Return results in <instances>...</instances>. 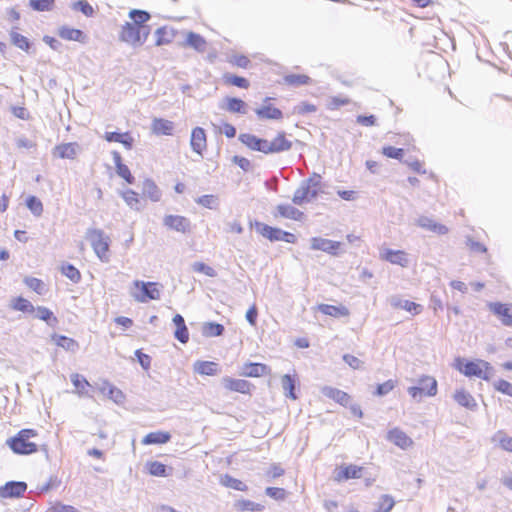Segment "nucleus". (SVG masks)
<instances>
[{
    "label": "nucleus",
    "instance_id": "64",
    "mask_svg": "<svg viewBox=\"0 0 512 512\" xmlns=\"http://www.w3.org/2000/svg\"><path fill=\"white\" fill-rule=\"evenodd\" d=\"M193 270L199 273H203L209 277L216 276V271L212 267L206 265L203 262H195L193 264Z\"/></svg>",
    "mask_w": 512,
    "mask_h": 512
},
{
    "label": "nucleus",
    "instance_id": "62",
    "mask_svg": "<svg viewBox=\"0 0 512 512\" xmlns=\"http://www.w3.org/2000/svg\"><path fill=\"white\" fill-rule=\"evenodd\" d=\"M493 386L497 391L512 397V384L510 382L500 379L494 382Z\"/></svg>",
    "mask_w": 512,
    "mask_h": 512
},
{
    "label": "nucleus",
    "instance_id": "54",
    "mask_svg": "<svg viewBox=\"0 0 512 512\" xmlns=\"http://www.w3.org/2000/svg\"><path fill=\"white\" fill-rule=\"evenodd\" d=\"M196 203L208 208V209H217L219 206V199L215 195H203L198 197Z\"/></svg>",
    "mask_w": 512,
    "mask_h": 512
},
{
    "label": "nucleus",
    "instance_id": "51",
    "mask_svg": "<svg viewBox=\"0 0 512 512\" xmlns=\"http://www.w3.org/2000/svg\"><path fill=\"white\" fill-rule=\"evenodd\" d=\"M26 206L36 217L41 216L43 213V204L36 196L27 197Z\"/></svg>",
    "mask_w": 512,
    "mask_h": 512
},
{
    "label": "nucleus",
    "instance_id": "23",
    "mask_svg": "<svg viewBox=\"0 0 512 512\" xmlns=\"http://www.w3.org/2000/svg\"><path fill=\"white\" fill-rule=\"evenodd\" d=\"M321 392L324 396L333 399L335 402L343 406H347L350 401V396L346 392L337 388L324 386L322 387Z\"/></svg>",
    "mask_w": 512,
    "mask_h": 512
},
{
    "label": "nucleus",
    "instance_id": "42",
    "mask_svg": "<svg viewBox=\"0 0 512 512\" xmlns=\"http://www.w3.org/2000/svg\"><path fill=\"white\" fill-rule=\"evenodd\" d=\"M363 467L357 465H348L342 468L338 478L339 479H358L362 476Z\"/></svg>",
    "mask_w": 512,
    "mask_h": 512
},
{
    "label": "nucleus",
    "instance_id": "20",
    "mask_svg": "<svg viewBox=\"0 0 512 512\" xmlns=\"http://www.w3.org/2000/svg\"><path fill=\"white\" fill-rule=\"evenodd\" d=\"M58 35L60 36V38H62L64 40H68V41H77L80 43H86V40H87V36L82 30L76 29V28H70L67 26L61 27L58 31Z\"/></svg>",
    "mask_w": 512,
    "mask_h": 512
},
{
    "label": "nucleus",
    "instance_id": "61",
    "mask_svg": "<svg viewBox=\"0 0 512 512\" xmlns=\"http://www.w3.org/2000/svg\"><path fill=\"white\" fill-rule=\"evenodd\" d=\"M382 152L386 157L398 160H401L404 155V150L402 148H396L393 146L383 147Z\"/></svg>",
    "mask_w": 512,
    "mask_h": 512
},
{
    "label": "nucleus",
    "instance_id": "15",
    "mask_svg": "<svg viewBox=\"0 0 512 512\" xmlns=\"http://www.w3.org/2000/svg\"><path fill=\"white\" fill-rule=\"evenodd\" d=\"M163 224L177 232L186 233L190 230V220L180 215H166L163 219Z\"/></svg>",
    "mask_w": 512,
    "mask_h": 512
},
{
    "label": "nucleus",
    "instance_id": "53",
    "mask_svg": "<svg viewBox=\"0 0 512 512\" xmlns=\"http://www.w3.org/2000/svg\"><path fill=\"white\" fill-rule=\"evenodd\" d=\"M493 441L498 442L503 450L512 452V437L508 436L503 431H498L494 435Z\"/></svg>",
    "mask_w": 512,
    "mask_h": 512
},
{
    "label": "nucleus",
    "instance_id": "24",
    "mask_svg": "<svg viewBox=\"0 0 512 512\" xmlns=\"http://www.w3.org/2000/svg\"><path fill=\"white\" fill-rule=\"evenodd\" d=\"M17 29V26H13L9 32L11 43L20 50L26 53H30V49L32 46L30 40L22 34L18 33Z\"/></svg>",
    "mask_w": 512,
    "mask_h": 512
},
{
    "label": "nucleus",
    "instance_id": "37",
    "mask_svg": "<svg viewBox=\"0 0 512 512\" xmlns=\"http://www.w3.org/2000/svg\"><path fill=\"white\" fill-rule=\"evenodd\" d=\"M226 110L231 113L246 114L247 104L240 98L228 97L226 98Z\"/></svg>",
    "mask_w": 512,
    "mask_h": 512
},
{
    "label": "nucleus",
    "instance_id": "6",
    "mask_svg": "<svg viewBox=\"0 0 512 512\" xmlns=\"http://www.w3.org/2000/svg\"><path fill=\"white\" fill-rule=\"evenodd\" d=\"M255 227L258 233L270 241H284L287 243H295L296 236L293 233L284 231L280 228L272 227L267 224L256 221Z\"/></svg>",
    "mask_w": 512,
    "mask_h": 512
},
{
    "label": "nucleus",
    "instance_id": "18",
    "mask_svg": "<svg viewBox=\"0 0 512 512\" xmlns=\"http://www.w3.org/2000/svg\"><path fill=\"white\" fill-rule=\"evenodd\" d=\"M190 145L195 153L199 154L200 156L203 155V151L207 146L206 133L203 128L196 127L192 130Z\"/></svg>",
    "mask_w": 512,
    "mask_h": 512
},
{
    "label": "nucleus",
    "instance_id": "43",
    "mask_svg": "<svg viewBox=\"0 0 512 512\" xmlns=\"http://www.w3.org/2000/svg\"><path fill=\"white\" fill-rule=\"evenodd\" d=\"M10 307L13 310L21 311L24 313H32L35 311V307L32 305V303L21 296L14 298Z\"/></svg>",
    "mask_w": 512,
    "mask_h": 512
},
{
    "label": "nucleus",
    "instance_id": "11",
    "mask_svg": "<svg viewBox=\"0 0 512 512\" xmlns=\"http://www.w3.org/2000/svg\"><path fill=\"white\" fill-rule=\"evenodd\" d=\"M390 306L394 309H402L412 315H418L422 311V306L415 302L403 299L399 295H392L388 298Z\"/></svg>",
    "mask_w": 512,
    "mask_h": 512
},
{
    "label": "nucleus",
    "instance_id": "35",
    "mask_svg": "<svg viewBox=\"0 0 512 512\" xmlns=\"http://www.w3.org/2000/svg\"><path fill=\"white\" fill-rule=\"evenodd\" d=\"M171 439V435L168 432H151L148 433L143 439L142 444L144 445H152V444H165L169 442Z\"/></svg>",
    "mask_w": 512,
    "mask_h": 512
},
{
    "label": "nucleus",
    "instance_id": "22",
    "mask_svg": "<svg viewBox=\"0 0 512 512\" xmlns=\"http://www.w3.org/2000/svg\"><path fill=\"white\" fill-rule=\"evenodd\" d=\"M184 45L193 48L199 53H204L207 50V41L205 38L192 31L187 33Z\"/></svg>",
    "mask_w": 512,
    "mask_h": 512
},
{
    "label": "nucleus",
    "instance_id": "45",
    "mask_svg": "<svg viewBox=\"0 0 512 512\" xmlns=\"http://www.w3.org/2000/svg\"><path fill=\"white\" fill-rule=\"evenodd\" d=\"M129 18L132 24L140 26L146 24L151 19V15L145 10L133 9L129 12Z\"/></svg>",
    "mask_w": 512,
    "mask_h": 512
},
{
    "label": "nucleus",
    "instance_id": "63",
    "mask_svg": "<svg viewBox=\"0 0 512 512\" xmlns=\"http://www.w3.org/2000/svg\"><path fill=\"white\" fill-rule=\"evenodd\" d=\"M117 174L122 177L127 183L133 184L135 181L134 176L131 174L130 169L127 165H118L116 168Z\"/></svg>",
    "mask_w": 512,
    "mask_h": 512
},
{
    "label": "nucleus",
    "instance_id": "19",
    "mask_svg": "<svg viewBox=\"0 0 512 512\" xmlns=\"http://www.w3.org/2000/svg\"><path fill=\"white\" fill-rule=\"evenodd\" d=\"M453 398L460 406L468 410L475 411L478 408L475 398L464 389L456 390Z\"/></svg>",
    "mask_w": 512,
    "mask_h": 512
},
{
    "label": "nucleus",
    "instance_id": "49",
    "mask_svg": "<svg viewBox=\"0 0 512 512\" xmlns=\"http://www.w3.org/2000/svg\"><path fill=\"white\" fill-rule=\"evenodd\" d=\"M29 6L38 12L52 11L55 7V0H29Z\"/></svg>",
    "mask_w": 512,
    "mask_h": 512
},
{
    "label": "nucleus",
    "instance_id": "4",
    "mask_svg": "<svg viewBox=\"0 0 512 512\" xmlns=\"http://www.w3.org/2000/svg\"><path fill=\"white\" fill-rule=\"evenodd\" d=\"M408 393L416 401H421L425 396H435L437 394V381L431 376L423 375L418 379L416 386L408 388Z\"/></svg>",
    "mask_w": 512,
    "mask_h": 512
},
{
    "label": "nucleus",
    "instance_id": "60",
    "mask_svg": "<svg viewBox=\"0 0 512 512\" xmlns=\"http://www.w3.org/2000/svg\"><path fill=\"white\" fill-rule=\"evenodd\" d=\"M236 507L240 511H259L261 510V505L258 503H255L250 500H239L236 503Z\"/></svg>",
    "mask_w": 512,
    "mask_h": 512
},
{
    "label": "nucleus",
    "instance_id": "28",
    "mask_svg": "<svg viewBox=\"0 0 512 512\" xmlns=\"http://www.w3.org/2000/svg\"><path fill=\"white\" fill-rule=\"evenodd\" d=\"M104 139L108 142L121 143L126 149H131L134 143L133 137L128 132H106Z\"/></svg>",
    "mask_w": 512,
    "mask_h": 512
},
{
    "label": "nucleus",
    "instance_id": "29",
    "mask_svg": "<svg viewBox=\"0 0 512 512\" xmlns=\"http://www.w3.org/2000/svg\"><path fill=\"white\" fill-rule=\"evenodd\" d=\"M152 132L156 135H172L174 123L163 118H154L151 125Z\"/></svg>",
    "mask_w": 512,
    "mask_h": 512
},
{
    "label": "nucleus",
    "instance_id": "27",
    "mask_svg": "<svg viewBox=\"0 0 512 512\" xmlns=\"http://www.w3.org/2000/svg\"><path fill=\"white\" fill-rule=\"evenodd\" d=\"M270 142L271 154L288 151L292 148V142L286 138L284 132H279Z\"/></svg>",
    "mask_w": 512,
    "mask_h": 512
},
{
    "label": "nucleus",
    "instance_id": "26",
    "mask_svg": "<svg viewBox=\"0 0 512 512\" xmlns=\"http://www.w3.org/2000/svg\"><path fill=\"white\" fill-rule=\"evenodd\" d=\"M417 225L439 235H444L448 232V228L445 225L437 223L427 216L419 217L417 220Z\"/></svg>",
    "mask_w": 512,
    "mask_h": 512
},
{
    "label": "nucleus",
    "instance_id": "50",
    "mask_svg": "<svg viewBox=\"0 0 512 512\" xmlns=\"http://www.w3.org/2000/svg\"><path fill=\"white\" fill-rule=\"evenodd\" d=\"M148 471L151 475L157 477H167V466L159 461H151L147 463Z\"/></svg>",
    "mask_w": 512,
    "mask_h": 512
},
{
    "label": "nucleus",
    "instance_id": "1",
    "mask_svg": "<svg viewBox=\"0 0 512 512\" xmlns=\"http://www.w3.org/2000/svg\"><path fill=\"white\" fill-rule=\"evenodd\" d=\"M321 184V176L314 173L308 179L301 182L300 186L294 192L292 202L295 205H302L310 202L318 196Z\"/></svg>",
    "mask_w": 512,
    "mask_h": 512
},
{
    "label": "nucleus",
    "instance_id": "58",
    "mask_svg": "<svg viewBox=\"0 0 512 512\" xmlns=\"http://www.w3.org/2000/svg\"><path fill=\"white\" fill-rule=\"evenodd\" d=\"M24 283L33 291L38 294H43L44 292V283L42 280L34 277H26L24 279Z\"/></svg>",
    "mask_w": 512,
    "mask_h": 512
},
{
    "label": "nucleus",
    "instance_id": "39",
    "mask_svg": "<svg viewBox=\"0 0 512 512\" xmlns=\"http://www.w3.org/2000/svg\"><path fill=\"white\" fill-rule=\"evenodd\" d=\"M52 339L55 341L57 346L62 347L66 351L75 352L79 348L77 341L67 336L54 334Z\"/></svg>",
    "mask_w": 512,
    "mask_h": 512
},
{
    "label": "nucleus",
    "instance_id": "59",
    "mask_svg": "<svg viewBox=\"0 0 512 512\" xmlns=\"http://www.w3.org/2000/svg\"><path fill=\"white\" fill-rule=\"evenodd\" d=\"M396 382L392 379L385 381L384 383L378 384L376 387L375 395L385 396L395 387Z\"/></svg>",
    "mask_w": 512,
    "mask_h": 512
},
{
    "label": "nucleus",
    "instance_id": "56",
    "mask_svg": "<svg viewBox=\"0 0 512 512\" xmlns=\"http://www.w3.org/2000/svg\"><path fill=\"white\" fill-rule=\"evenodd\" d=\"M71 8L75 11H80L86 17H92L95 13L94 8L88 3L87 0H79L72 3Z\"/></svg>",
    "mask_w": 512,
    "mask_h": 512
},
{
    "label": "nucleus",
    "instance_id": "30",
    "mask_svg": "<svg viewBox=\"0 0 512 512\" xmlns=\"http://www.w3.org/2000/svg\"><path fill=\"white\" fill-rule=\"evenodd\" d=\"M270 368L262 363H248L242 368L241 375L245 377H260L267 374Z\"/></svg>",
    "mask_w": 512,
    "mask_h": 512
},
{
    "label": "nucleus",
    "instance_id": "25",
    "mask_svg": "<svg viewBox=\"0 0 512 512\" xmlns=\"http://www.w3.org/2000/svg\"><path fill=\"white\" fill-rule=\"evenodd\" d=\"M381 256L384 260L402 267H407L409 263L406 253L401 250L386 249Z\"/></svg>",
    "mask_w": 512,
    "mask_h": 512
},
{
    "label": "nucleus",
    "instance_id": "31",
    "mask_svg": "<svg viewBox=\"0 0 512 512\" xmlns=\"http://www.w3.org/2000/svg\"><path fill=\"white\" fill-rule=\"evenodd\" d=\"M318 311L324 315H328L334 318L346 317L349 315V310L343 305L334 306L330 304H320L317 307Z\"/></svg>",
    "mask_w": 512,
    "mask_h": 512
},
{
    "label": "nucleus",
    "instance_id": "21",
    "mask_svg": "<svg viewBox=\"0 0 512 512\" xmlns=\"http://www.w3.org/2000/svg\"><path fill=\"white\" fill-rule=\"evenodd\" d=\"M276 213L274 214L275 217L280 216L286 219L291 220H301L304 216V213L301 212L299 209L295 208L294 206L290 204H279L276 207Z\"/></svg>",
    "mask_w": 512,
    "mask_h": 512
},
{
    "label": "nucleus",
    "instance_id": "46",
    "mask_svg": "<svg viewBox=\"0 0 512 512\" xmlns=\"http://www.w3.org/2000/svg\"><path fill=\"white\" fill-rule=\"evenodd\" d=\"M310 81V77L304 74H288L284 76V82L294 87L307 85Z\"/></svg>",
    "mask_w": 512,
    "mask_h": 512
},
{
    "label": "nucleus",
    "instance_id": "32",
    "mask_svg": "<svg viewBox=\"0 0 512 512\" xmlns=\"http://www.w3.org/2000/svg\"><path fill=\"white\" fill-rule=\"evenodd\" d=\"M142 193L153 202L161 199L162 192L152 179H145L142 184Z\"/></svg>",
    "mask_w": 512,
    "mask_h": 512
},
{
    "label": "nucleus",
    "instance_id": "34",
    "mask_svg": "<svg viewBox=\"0 0 512 512\" xmlns=\"http://www.w3.org/2000/svg\"><path fill=\"white\" fill-rule=\"evenodd\" d=\"M100 391L103 394H107L108 397L111 400H113L116 404L123 403L125 399L123 392L107 381L103 383L102 387L100 388Z\"/></svg>",
    "mask_w": 512,
    "mask_h": 512
},
{
    "label": "nucleus",
    "instance_id": "48",
    "mask_svg": "<svg viewBox=\"0 0 512 512\" xmlns=\"http://www.w3.org/2000/svg\"><path fill=\"white\" fill-rule=\"evenodd\" d=\"M61 272L73 283H78L81 280L80 271L72 264L66 263L61 266Z\"/></svg>",
    "mask_w": 512,
    "mask_h": 512
},
{
    "label": "nucleus",
    "instance_id": "55",
    "mask_svg": "<svg viewBox=\"0 0 512 512\" xmlns=\"http://www.w3.org/2000/svg\"><path fill=\"white\" fill-rule=\"evenodd\" d=\"M395 505V501L392 496L388 494L381 495L378 501V509L374 512H390Z\"/></svg>",
    "mask_w": 512,
    "mask_h": 512
},
{
    "label": "nucleus",
    "instance_id": "2",
    "mask_svg": "<svg viewBox=\"0 0 512 512\" xmlns=\"http://www.w3.org/2000/svg\"><path fill=\"white\" fill-rule=\"evenodd\" d=\"M37 432L34 429H22L14 437L7 440V445L15 453L20 455H29L37 452V445L30 441Z\"/></svg>",
    "mask_w": 512,
    "mask_h": 512
},
{
    "label": "nucleus",
    "instance_id": "7",
    "mask_svg": "<svg viewBox=\"0 0 512 512\" xmlns=\"http://www.w3.org/2000/svg\"><path fill=\"white\" fill-rule=\"evenodd\" d=\"M483 362L484 360L466 361L464 359L457 358L455 360V368L467 377L480 378V376H483L481 374Z\"/></svg>",
    "mask_w": 512,
    "mask_h": 512
},
{
    "label": "nucleus",
    "instance_id": "33",
    "mask_svg": "<svg viewBox=\"0 0 512 512\" xmlns=\"http://www.w3.org/2000/svg\"><path fill=\"white\" fill-rule=\"evenodd\" d=\"M155 45L163 46L171 43L175 38V30L172 27L163 26L155 31Z\"/></svg>",
    "mask_w": 512,
    "mask_h": 512
},
{
    "label": "nucleus",
    "instance_id": "12",
    "mask_svg": "<svg viewBox=\"0 0 512 512\" xmlns=\"http://www.w3.org/2000/svg\"><path fill=\"white\" fill-rule=\"evenodd\" d=\"M120 40L132 45L133 47L141 46V39L139 36L138 26L132 24L131 22H126L122 26Z\"/></svg>",
    "mask_w": 512,
    "mask_h": 512
},
{
    "label": "nucleus",
    "instance_id": "8",
    "mask_svg": "<svg viewBox=\"0 0 512 512\" xmlns=\"http://www.w3.org/2000/svg\"><path fill=\"white\" fill-rule=\"evenodd\" d=\"M271 98L266 97L263 104L255 109V113L259 120H280L283 118V113L280 109L274 107L270 103Z\"/></svg>",
    "mask_w": 512,
    "mask_h": 512
},
{
    "label": "nucleus",
    "instance_id": "36",
    "mask_svg": "<svg viewBox=\"0 0 512 512\" xmlns=\"http://www.w3.org/2000/svg\"><path fill=\"white\" fill-rule=\"evenodd\" d=\"M194 371L201 375L213 376L218 373V365L211 361H196Z\"/></svg>",
    "mask_w": 512,
    "mask_h": 512
},
{
    "label": "nucleus",
    "instance_id": "14",
    "mask_svg": "<svg viewBox=\"0 0 512 512\" xmlns=\"http://www.w3.org/2000/svg\"><path fill=\"white\" fill-rule=\"evenodd\" d=\"M81 152V147L76 142L62 143L54 147L53 155L61 159L73 160Z\"/></svg>",
    "mask_w": 512,
    "mask_h": 512
},
{
    "label": "nucleus",
    "instance_id": "17",
    "mask_svg": "<svg viewBox=\"0 0 512 512\" xmlns=\"http://www.w3.org/2000/svg\"><path fill=\"white\" fill-rule=\"evenodd\" d=\"M386 439L403 450L408 449L414 443L413 440L399 428L389 430Z\"/></svg>",
    "mask_w": 512,
    "mask_h": 512
},
{
    "label": "nucleus",
    "instance_id": "52",
    "mask_svg": "<svg viewBox=\"0 0 512 512\" xmlns=\"http://www.w3.org/2000/svg\"><path fill=\"white\" fill-rule=\"evenodd\" d=\"M239 141L253 151H258L260 138L250 133L239 135Z\"/></svg>",
    "mask_w": 512,
    "mask_h": 512
},
{
    "label": "nucleus",
    "instance_id": "13",
    "mask_svg": "<svg viewBox=\"0 0 512 512\" xmlns=\"http://www.w3.org/2000/svg\"><path fill=\"white\" fill-rule=\"evenodd\" d=\"M489 310L496 315L504 326H512V313L508 304L500 302L488 303Z\"/></svg>",
    "mask_w": 512,
    "mask_h": 512
},
{
    "label": "nucleus",
    "instance_id": "10",
    "mask_svg": "<svg viewBox=\"0 0 512 512\" xmlns=\"http://www.w3.org/2000/svg\"><path fill=\"white\" fill-rule=\"evenodd\" d=\"M27 490V484L23 481H9L0 487V498H18Z\"/></svg>",
    "mask_w": 512,
    "mask_h": 512
},
{
    "label": "nucleus",
    "instance_id": "5",
    "mask_svg": "<svg viewBox=\"0 0 512 512\" xmlns=\"http://www.w3.org/2000/svg\"><path fill=\"white\" fill-rule=\"evenodd\" d=\"M86 237L99 259L103 262H108L109 238L104 235V232L100 229H89Z\"/></svg>",
    "mask_w": 512,
    "mask_h": 512
},
{
    "label": "nucleus",
    "instance_id": "57",
    "mask_svg": "<svg viewBox=\"0 0 512 512\" xmlns=\"http://www.w3.org/2000/svg\"><path fill=\"white\" fill-rule=\"evenodd\" d=\"M225 80L227 83L239 88L247 89L249 87V81L241 76L228 74L225 75Z\"/></svg>",
    "mask_w": 512,
    "mask_h": 512
},
{
    "label": "nucleus",
    "instance_id": "40",
    "mask_svg": "<svg viewBox=\"0 0 512 512\" xmlns=\"http://www.w3.org/2000/svg\"><path fill=\"white\" fill-rule=\"evenodd\" d=\"M281 384L286 397L291 398L293 400L297 399V396L295 394L296 381L291 375H283L281 379Z\"/></svg>",
    "mask_w": 512,
    "mask_h": 512
},
{
    "label": "nucleus",
    "instance_id": "38",
    "mask_svg": "<svg viewBox=\"0 0 512 512\" xmlns=\"http://www.w3.org/2000/svg\"><path fill=\"white\" fill-rule=\"evenodd\" d=\"M36 317L47 323L48 326L54 327L58 323V319L54 316L53 312L44 306H38L35 308Z\"/></svg>",
    "mask_w": 512,
    "mask_h": 512
},
{
    "label": "nucleus",
    "instance_id": "47",
    "mask_svg": "<svg viewBox=\"0 0 512 512\" xmlns=\"http://www.w3.org/2000/svg\"><path fill=\"white\" fill-rule=\"evenodd\" d=\"M221 483L224 486L232 488L237 491H246L248 489L247 485L244 484L241 480L236 479L228 474L224 475L221 478Z\"/></svg>",
    "mask_w": 512,
    "mask_h": 512
},
{
    "label": "nucleus",
    "instance_id": "9",
    "mask_svg": "<svg viewBox=\"0 0 512 512\" xmlns=\"http://www.w3.org/2000/svg\"><path fill=\"white\" fill-rule=\"evenodd\" d=\"M341 245V242L325 239L322 237H313L311 239V249L320 250L332 256L339 255V249Z\"/></svg>",
    "mask_w": 512,
    "mask_h": 512
},
{
    "label": "nucleus",
    "instance_id": "16",
    "mask_svg": "<svg viewBox=\"0 0 512 512\" xmlns=\"http://www.w3.org/2000/svg\"><path fill=\"white\" fill-rule=\"evenodd\" d=\"M221 384L229 391L239 392L242 394H249L253 387V385L247 380L234 379L228 376L222 378Z\"/></svg>",
    "mask_w": 512,
    "mask_h": 512
},
{
    "label": "nucleus",
    "instance_id": "41",
    "mask_svg": "<svg viewBox=\"0 0 512 512\" xmlns=\"http://www.w3.org/2000/svg\"><path fill=\"white\" fill-rule=\"evenodd\" d=\"M224 330V326L216 322H205L202 326V334L205 337L221 336Z\"/></svg>",
    "mask_w": 512,
    "mask_h": 512
},
{
    "label": "nucleus",
    "instance_id": "3",
    "mask_svg": "<svg viewBox=\"0 0 512 512\" xmlns=\"http://www.w3.org/2000/svg\"><path fill=\"white\" fill-rule=\"evenodd\" d=\"M133 286L139 291H131V296L139 303H146L150 300H159L161 297L160 287H162V285L157 282L135 280L133 282Z\"/></svg>",
    "mask_w": 512,
    "mask_h": 512
},
{
    "label": "nucleus",
    "instance_id": "44",
    "mask_svg": "<svg viewBox=\"0 0 512 512\" xmlns=\"http://www.w3.org/2000/svg\"><path fill=\"white\" fill-rule=\"evenodd\" d=\"M121 195H122L124 201L126 202V204L131 209H134L137 211H139L141 209V201H140L138 194L135 191H133L131 189H127L126 191L122 192Z\"/></svg>",
    "mask_w": 512,
    "mask_h": 512
}]
</instances>
